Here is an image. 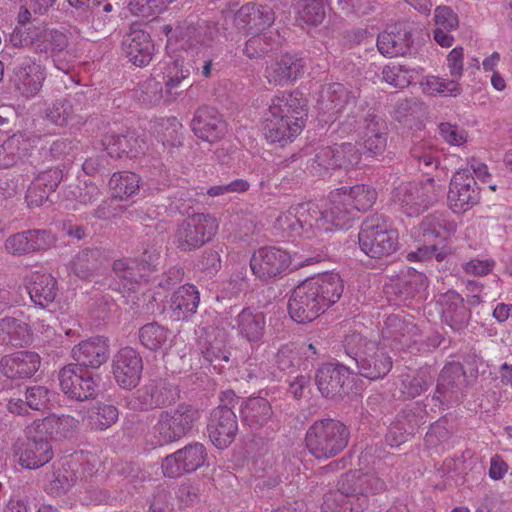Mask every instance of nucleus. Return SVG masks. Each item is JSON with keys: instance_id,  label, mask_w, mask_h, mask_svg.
Listing matches in <instances>:
<instances>
[{"instance_id": "nucleus-35", "label": "nucleus", "mask_w": 512, "mask_h": 512, "mask_svg": "<svg viewBox=\"0 0 512 512\" xmlns=\"http://www.w3.org/2000/svg\"><path fill=\"white\" fill-rule=\"evenodd\" d=\"M410 44L409 33L397 27L383 31L377 38L378 51L389 58L405 55L410 49Z\"/></svg>"}, {"instance_id": "nucleus-41", "label": "nucleus", "mask_w": 512, "mask_h": 512, "mask_svg": "<svg viewBox=\"0 0 512 512\" xmlns=\"http://www.w3.org/2000/svg\"><path fill=\"white\" fill-rule=\"evenodd\" d=\"M164 81V91L168 96L177 95L176 89L190 76L189 67L184 65L183 60L170 59L161 64Z\"/></svg>"}, {"instance_id": "nucleus-63", "label": "nucleus", "mask_w": 512, "mask_h": 512, "mask_svg": "<svg viewBox=\"0 0 512 512\" xmlns=\"http://www.w3.org/2000/svg\"><path fill=\"white\" fill-rule=\"evenodd\" d=\"M31 252L49 249L54 246L56 237L45 230H29Z\"/></svg>"}, {"instance_id": "nucleus-62", "label": "nucleus", "mask_w": 512, "mask_h": 512, "mask_svg": "<svg viewBox=\"0 0 512 512\" xmlns=\"http://www.w3.org/2000/svg\"><path fill=\"white\" fill-rule=\"evenodd\" d=\"M62 178L63 174L60 169L49 168L39 173L33 182L36 183V187H42L50 193L56 189Z\"/></svg>"}, {"instance_id": "nucleus-6", "label": "nucleus", "mask_w": 512, "mask_h": 512, "mask_svg": "<svg viewBox=\"0 0 512 512\" xmlns=\"http://www.w3.org/2000/svg\"><path fill=\"white\" fill-rule=\"evenodd\" d=\"M199 419L200 411L190 404L165 409L146 433V442L161 447L178 441L192 431Z\"/></svg>"}, {"instance_id": "nucleus-2", "label": "nucleus", "mask_w": 512, "mask_h": 512, "mask_svg": "<svg viewBox=\"0 0 512 512\" xmlns=\"http://www.w3.org/2000/svg\"><path fill=\"white\" fill-rule=\"evenodd\" d=\"M417 334L416 326L400 317L399 315H390L382 331L381 347L373 341H364L358 335H352L347 339L348 345L356 340L363 342L361 348L354 352V360L362 376L371 380L385 376L392 368L391 357L383 350L391 347L394 350L409 348Z\"/></svg>"}, {"instance_id": "nucleus-1", "label": "nucleus", "mask_w": 512, "mask_h": 512, "mask_svg": "<svg viewBox=\"0 0 512 512\" xmlns=\"http://www.w3.org/2000/svg\"><path fill=\"white\" fill-rule=\"evenodd\" d=\"M348 227V208L337 211L336 206L331 204L330 195L320 204L305 202L291 206L275 221V228L288 237L315 241H324L330 232Z\"/></svg>"}, {"instance_id": "nucleus-34", "label": "nucleus", "mask_w": 512, "mask_h": 512, "mask_svg": "<svg viewBox=\"0 0 512 512\" xmlns=\"http://www.w3.org/2000/svg\"><path fill=\"white\" fill-rule=\"evenodd\" d=\"M112 269L124 290L135 291L142 281H146V266L135 259H117Z\"/></svg>"}, {"instance_id": "nucleus-14", "label": "nucleus", "mask_w": 512, "mask_h": 512, "mask_svg": "<svg viewBox=\"0 0 512 512\" xmlns=\"http://www.w3.org/2000/svg\"><path fill=\"white\" fill-rule=\"evenodd\" d=\"M289 252L278 247H261L250 259L253 274L261 280L269 281L282 276L291 265Z\"/></svg>"}, {"instance_id": "nucleus-20", "label": "nucleus", "mask_w": 512, "mask_h": 512, "mask_svg": "<svg viewBox=\"0 0 512 512\" xmlns=\"http://www.w3.org/2000/svg\"><path fill=\"white\" fill-rule=\"evenodd\" d=\"M331 204L336 206V210L348 208L349 223L352 219V212L366 211L373 206L376 201V191L367 185H355L350 188L342 187L330 192Z\"/></svg>"}, {"instance_id": "nucleus-60", "label": "nucleus", "mask_w": 512, "mask_h": 512, "mask_svg": "<svg viewBox=\"0 0 512 512\" xmlns=\"http://www.w3.org/2000/svg\"><path fill=\"white\" fill-rule=\"evenodd\" d=\"M446 65L450 76L459 82L464 72V49L461 46L454 47L446 57Z\"/></svg>"}, {"instance_id": "nucleus-39", "label": "nucleus", "mask_w": 512, "mask_h": 512, "mask_svg": "<svg viewBox=\"0 0 512 512\" xmlns=\"http://www.w3.org/2000/svg\"><path fill=\"white\" fill-rule=\"evenodd\" d=\"M111 195L119 200H127L139 192L140 178L129 171L115 172L109 180Z\"/></svg>"}, {"instance_id": "nucleus-8", "label": "nucleus", "mask_w": 512, "mask_h": 512, "mask_svg": "<svg viewBox=\"0 0 512 512\" xmlns=\"http://www.w3.org/2000/svg\"><path fill=\"white\" fill-rule=\"evenodd\" d=\"M347 443L346 426L332 419L315 422L306 434L307 448L317 458L335 456L346 447Z\"/></svg>"}, {"instance_id": "nucleus-7", "label": "nucleus", "mask_w": 512, "mask_h": 512, "mask_svg": "<svg viewBox=\"0 0 512 512\" xmlns=\"http://www.w3.org/2000/svg\"><path fill=\"white\" fill-rule=\"evenodd\" d=\"M443 191V183L429 177L419 183L400 184L393 193V201L406 215L417 216L436 203Z\"/></svg>"}, {"instance_id": "nucleus-59", "label": "nucleus", "mask_w": 512, "mask_h": 512, "mask_svg": "<svg viewBox=\"0 0 512 512\" xmlns=\"http://www.w3.org/2000/svg\"><path fill=\"white\" fill-rule=\"evenodd\" d=\"M442 138L452 146H462L467 142L468 134L465 129L450 123H441L439 126Z\"/></svg>"}, {"instance_id": "nucleus-25", "label": "nucleus", "mask_w": 512, "mask_h": 512, "mask_svg": "<svg viewBox=\"0 0 512 512\" xmlns=\"http://www.w3.org/2000/svg\"><path fill=\"white\" fill-rule=\"evenodd\" d=\"M122 45L129 62L137 67L147 66L155 54V46L150 34L141 29H131Z\"/></svg>"}, {"instance_id": "nucleus-11", "label": "nucleus", "mask_w": 512, "mask_h": 512, "mask_svg": "<svg viewBox=\"0 0 512 512\" xmlns=\"http://www.w3.org/2000/svg\"><path fill=\"white\" fill-rule=\"evenodd\" d=\"M217 219L208 214H194L176 229L173 242L182 251H191L209 242L218 231Z\"/></svg>"}, {"instance_id": "nucleus-46", "label": "nucleus", "mask_w": 512, "mask_h": 512, "mask_svg": "<svg viewBox=\"0 0 512 512\" xmlns=\"http://www.w3.org/2000/svg\"><path fill=\"white\" fill-rule=\"evenodd\" d=\"M170 332L158 323H149L139 330V340L150 350L164 349L169 343Z\"/></svg>"}, {"instance_id": "nucleus-47", "label": "nucleus", "mask_w": 512, "mask_h": 512, "mask_svg": "<svg viewBox=\"0 0 512 512\" xmlns=\"http://www.w3.org/2000/svg\"><path fill=\"white\" fill-rule=\"evenodd\" d=\"M424 93L429 95L453 96L461 94V86L455 79H444L437 76H427L421 81Z\"/></svg>"}, {"instance_id": "nucleus-52", "label": "nucleus", "mask_w": 512, "mask_h": 512, "mask_svg": "<svg viewBox=\"0 0 512 512\" xmlns=\"http://www.w3.org/2000/svg\"><path fill=\"white\" fill-rule=\"evenodd\" d=\"M295 5L300 18L307 24H320L325 17V0H298Z\"/></svg>"}, {"instance_id": "nucleus-22", "label": "nucleus", "mask_w": 512, "mask_h": 512, "mask_svg": "<svg viewBox=\"0 0 512 512\" xmlns=\"http://www.w3.org/2000/svg\"><path fill=\"white\" fill-rule=\"evenodd\" d=\"M351 383V372L342 365L324 364L316 374V384L320 393L327 398L346 394Z\"/></svg>"}, {"instance_id": "nucleus-9", "label": "nucleus", "mask_w": 512, "mask_h": 512, "mask_svg": "<svg viewBox=\"0 0 512 512\" xmlns=\"http://www.w3.org/2000/svg\"><path fill=\"white\" fill-rule=\"evenodd\" d=\"M398 232L378 216L367 219L359 233L361 250L369 257L383 258L398 248Z\"/></svg>"}, {"instance_id": "nucleus-38", "label": "nucleus", "mask_w": 512, "mask_h": 512, "mask_svg": "<svg viewBox=\"0 0 512 512\" xmlns=\"http://www.w3.org/2000/svg\"><path fill=\"white\" fill-rule=\"evenodd\" d=\"M29 326L15 318L0 319V344L21 347L31 340Z\"/></svg>"}, {"instance_id": "nucleus-15", "label": "nucleus", "mask_w": 512, "mask_h": 512, "mask_svg": "<svg viewBox=\"0 0 512 512\" xmlns=\"http://www.w3.org/2000/svg\"><path fill=\"white\" fill-rule=\"evenodd\" d=\"M360 161V153L352 143H343L334 147L321 148L311 164V172L325 177L337 167L349 168Z\"/></svg>"}, {"instance_id": "nucleus-17", "label": "nucleus", "mask_w": 512, "mask_h": 512, "mask_svg": "<svg viewBox=\"0 0 512 512\" xmlns=\"http://www.w3.org/2000/svg\"><path fill=\"white\" fill-rule=\"evenodd\" d=\"M91 463V456L88 453H75L62 464V469L54 473L52 489L57 493L69 490L78 480H83L93 473L96 460Z\"/></svg>"}, {"instance_id": "nucleus-48", "label": "nucleus", "mask_w": 512, "mask_h": 512, "mask_svg": "<svg viewBox=\"0 0 512 512\" xmlns=\"http://www.w3.org/2000/svg\"><path fill=\"white\" fill-rule=\"evenodd\" d=\"M163 32L168 37L166 43V50L168 53L188 50L193 47L192 35L195 33L194 28L176 27L173 29L169 25H164Z\"/></svg>"}, {"instance_id": "nucleus-55", "label": "nucleus", "mask_w": 512, "mask_h": 512, "mask_svg": "<svg viewBox=\"0 0 512 512\" xmlns=\"http://www.w3.org/2000/svg\"><path fill=\"white\" fill-rule=\"evenodd\" d=\"M54 397V392L42 385L29 387L26 391V403L35 410L48 408Z\"/></svg>"}, {"instance_id": "nucleus-29", "label": "nucleus", "mask_w": 512, "mask_h": 512, "mask_svg": "<svg viewBox=\"0 0 512 512\" xmlns=\"http://www.w3.org/2000/svg\"><path fill=\"white\" fill-rule=\"evenodd\" d=\"M304 70L303 61L294 55L285 54L273 60L265 69L269 83L283 86L294 82Z\"/></svg>"}, {"instance_id": "nucleus-31", "label": "nucleus", "mask_w": 512, "mask_h": 512, "mask_svg": "<svg viewBox=\"0 0 512 512\" xmlns=\"http://www.w3.org/2000/svg\"><path fill=\"white\" fill-rule=\"evenodd\" d=\"M274 21V13L268 6H256L248 3L243 5L235 16L239 28L246 29L249 34L263 32Z\"/></svg>"}, {"instance_id": "nucleus-44", "label": "nucleus", "mask_w": 512, "mask_h": 512, "mask_svg": "<svg viewBox=\"0 0 512 512\" xmlns=\"http://www.w3.org/2000/svg\"><path fill=\"white\" fill-rule=\"evenodd\" d=\"M421 73L422 68L420 67L412 68L407 65L389 64L383 68L382 78L394 87L404 88L417 80Z\"/></svg>"}, {"instance_id": "nucleus-57", "label": "nucleus", "mask_w": 512, "mask_h": 512, "mask_svg": "<svg viewBox=\"0 0 512 512\" xmlns=\"http://www.w3.org/2000/svg\"><path fill=\"white\" fill-rule=\"evenodd\" d=\"M94 266V253L90 250L79 252L69 264V270L79 278L89 276Z\"/></svg>"}, {"instance_id": "nucleus-28", "label": "nucleus", "mask_w": 512, "mask_h": 512, "mask_svg": "<svg viewBox=\"0 0 512 512\" xmlns=\"http://www.w3.org/2000/svg\"><path fill=\"white\" fill-rule=\"evenodd\" d=\"M192 130L198 138L213 143L224 136L226 126L215 109L203 107L195 113Z\"/></svg>"}, {"instance_id": "nucleus-24", "label": "nucleus", "mask_w": 512, "mask_h": 512, "mask_svg": "<svg viewBox=\"0 0 512 512\" xmlns=\"http://www.w3.org/2000/svg\"><path fill=\"white\" fill-rule=\"evenodd\" d=\"M41 358L33 351H17L2 357L0 370L8 378L26 379L40 368Z\"/></svg>"}, {"instance_id": "nucleus-43", "label": "nucleus", "mask_w": 512, "mask_h": 512, "mask_svg": "<svg viewBox=\"0 0 512 512\" xmlns=\"http://www.w3.org/2000/svg\"><path fill=\"white\" fill-rule=\"evenodd\" d=\"M361 139L363 141L362 145L365 152L371 156H379L386 149V136L381 131L379 122L375 121V119L365 120V124L361 132Z\"/></svg>"}, {"instance_id": "nucleus-30", "label": "nucleus", "mask_w": 512, "mask_h": 512, "mask_svg": "<svg viewBox=\"0 0 512 512\" xmlns=\"http://www.w3.org/2000/svg\"><path fill=\"white\" fill-rule=\"evenodd\" d=\"M438 303L441 305L443 321L455 331H461L467 327L470 319V311L465 307L463 298L454 290H449L440 295Z\"/></svg>"}, {"instance_id": "nucleus-10", "label": "nucleus", "mask_w": 512, "mask_h": 512, "mask_svg": "<svg viewBox=\"0 0 512 512\" xmlns=\"http://www.w3.org/2000/svg\"><path fill=\"white\" fill-rule=\"evenodd\" d=\"M373 478L360 474L359 472H349L340 482L338 490L329 491L324 496L322 504L323 512H360L362 504L359 507H354L352 502L354 499L361 500L365 503L364 497H359L358 494H363L369 491V483Z\"/></svg>"}, {"instance_id": "nucleus-53", "label": "nucleus", "mask_w": 512, "mask_h": 512, "mask_svg": "<svg viewBox=\"0 0 512 512\" xmlns=\"http://www.w3.org/2000/svg\"><path fill=\"white\" fill-rule=\"evenodd\" d=\"M169 402L170 400L164 397L157 389L145 388L137 392V394L130 400L129 405L133 409L143 410L165 405Z\"/></svg>"}, {"instance_id": "nucleus-45", "label": "nucleus", "mask_w": 512, "mask_h": 512, "mask_svg": "<svg viewBox=\"0 0 512 512\" xmlns=\"http://www.w3.org/2000/svg\"><path fill=\"white\" fill-rule=\"evenodd\" d=\"M103 145L111 157H121L123 154L136 156L141 150L138 139L126 135L106 136Z\"/></svg>"}, {"instance_id": "nucleus-58", "label": "nucleus", "mask_w": 512, "mask_h": 512, "mask_svg": "<svg viewBox=\"0 0 512 512\" xmlns=\"http://www.w3.org/2000/svg\"><path fill=\"white\" fill-rule=\"evenodd\" d=\"M461 374L462 368L459 364L454 363L445 366L439 377L437 392L440 395L445 394L450 387H453L459 381Z\"/></svg>"}, {"instance_id": "nucleus-32", "label": "nucleus", "mask_w": 512, "mask_h": 512, "mask_svg": "<svg viewBox=\"0 0 512 512\" xmlns=\"http://www.w3.org/2000/svg\"><path fill=\"white\" fill-rule=\"evenodd\" d=\"M265 315L252 309H243L234 319L232 328L250 343L259 344L265 331Z\"/></svg>"}, {"instance_id": "nucleus-40", "label": "nucleus", "mask_w": 512, "mask_h": 512, "mask_svg": "<svg viewBox=\"0 0 512 512\" xmlns=\"http://www.w3.org/2000/svg\"><path fill=\"white\" fill-rule=\"evenodd\" d=\"M353 103L354 101L345 87L340 83H334L329 85L323 94L320 109L329 117H333L343 112L347 105Z\"/></svg>"}, {"instance_id": "nucleus-51", "label": "nucleus", "mask_w": 512, "mask_h": 512, "mask_svg": "<svg viewBox=\"0 0 512 512\" xmlns=\"http://www.w3.org/2000/svg\"><path fill=\"white\" fill-rule=\"evenodd\" d=\"M172 0H130L129 11L142 19L149 20L166 10Z\"/></svg>"}, {"instance_id": "nucleus-64", "label": "nucleus", "mask_w": 512, "mask_h": 512, "mask_svg": "<svg viewBox=\"0 0 512 512\" xmlns=\"http://www.w3.org/2000/svg\"><path fill=\"white\" fill-rule=\"evenodd\" d=\"M92 7L91 28L95 31H101L109 21L108 13L112 11V5L108 2L102 4L90 5Z\"/></svg>"}, {"instance_id": "nucleus-49", "label": "nucleus", "mask_w": 512, "mask_h": 512, "mask_svg": "<svg viewBox=\"0 0 512 512\" xmlns=\"http://www.w3.org/2000/svg\"><path fill=\"white\" fill-rule=\"evenodd\" d=\"M118 419V410L109 404H100L87 416V425L93 430H105Z\"/></svg>"}, {"instance_id": "nucleus-23", "label": "nucleus", "mask_w": 512, "mask_h": 512, "mask_svg": "<svg viewBox=\"0 0 512 512\" xmlns=\"http://www.w3.org/2000/svg\"><path fill=\"white\" fill-rule=\"evenodd\" d=\"M16 456L23 468L37 469L52 459L53 451L47 439L28 433L27 440L18 446Z\"/></svg>"}, {"instance_id": "nucleus-61", "label": "nucleus", "mask_w": 512, "mask_h": 512, "mask_svg": "<svg viewBox=\"0 0 512 512\" xmlns=\"http://www.w3.org/2000/svg\"><path fill=\"white\" fill-rule=\"evenodd\" d=\"M435 28L456 30L459 26L458 15L447 6H438L434 12Z\"/></svg>"}, {"instance_id": "nucleus-3", "label": "nucleus", "mask_w": 512, "mask_h": 512, "mask_svg": "<svg viewBox=\"0 0 512 512\" xmlns=\"http://www.w3.org/2000/svg\"><path fill=\"white\" fill-rule=\"evenodd\" d=\"M342 292L343 284L338 274L324 273L306 279L291 294L289 315L297 323L311 322L336 303Z\"/></svg>"}, {"instance_id": "nucleus-18", "label": "nucleus", "mask_w": 512, "mask_h": 512, "mask_svg": "<svg viewBox=\"0 0 512 512\" xmlns=\"http://www.w3.org/2000/svg\"><path fill=\"white\" fill-rule=\"evenodd\" d=\"M60 387L71 399L83 401L96 393L97 383L94 377L76 364H69L59 373Z\"/></svg>"}, {"instance_id": "nucleus-42", "label": "nucleus", "mask_w": 512, "mask_h": 512, "mask_svg": "<svg viewBox=\"0 0 512 512\" xmlns=\"http://www.w3.org/2000/svg\"><path fill=\"white\" fill-rule=\"evenodd\" d=\"M243 420L251 427L264 425L271 417L272 411L269 402L262 397L247 399L241 407Z\"/></svg>"}, {"instance_id": "nucleus-5", "label": "nucleus", "mask_w": 512, "mask_h": 512, "mask_svg": "<svg viewBox=\"0 0 512 512\" xmlns=\"http://www.w3.org/2000/svg\"><path fill=\"white\" fill-rule=\"evenodd\" d=\"M457 225L443 214L427 216L417 227L412 229V236L418 242L417 251L408 253L409 261H425L435 258L437 261L445 259L448 251L444 241L447 235L456 231Z\"/></svg>"}, {"instance_id": "nucleus-50", "label": "nucleus", "mask_w": 512, "mask_h": 512, "mask_svg": "<svg viewBox=\"0 0 512 512\" xmlns=\"http://www.w3.org/2000/svg\"><path fill=\"white\" fill-rule=\"evenodd\" d=\"M46 34L48 37H45V40H43V45L46 48L45 50H42V54L53 57L55 67L59 70L67 72L68 68L61 66L59 60L56 58L68 47L67 36L58 30L49 28H46Z\"/></svg>"}, {"instance_id": "nucleus-16", "label": "nucleus", "mask_w": 512, "mask_h": 512, "mask_svg": "<svg viewBox=\"0 0 512 512\" xmlns=\"http://www.w3.org/2000/svg\"><path fill=\"white\" fill-rule=\"evenodd\" d=\"M207 460L206 448L201 443H191L168 455L162 462L165 476L177 478L201 468Z\"/></svg>"}, {"instance_id": "nucleus-19", "label": "nucleus", "mask_w": 512, "mask_h": 512, "mask_svg": "<svg viewBox=\"0 0 512 512\" xmlns=\"http://www.w3.org/2000/svg\"><path fill=\"white\" fill-rule=\"evenodd\" d=\"M113 376L124 389L134 388L140 381L143 362L139 353L131 348H121L113 357Z\"/></svg>"}, {"instance_id": "nucleus-36", "label": "nucleus", "mask_w": 512, "mask_h": 512, "mask_svg": "<svg viewBox=\"0 0 512 512\" xmlns=\"http://www.w3.org/2000/svg\"><path fill=\"white\" fill-rule=\"evenodd\" d=\"M33 148V141L21 134H14L0 145V168H8L26 157Z\"/></svg>"}, {"instance_id": "nucleus-33", "label": "nucleus", "mask_w": 512, "mask_h": 512, "mask_svg": "<svg viewBox=\"0 0 512 512\" xmlns=\"http://www.w3.org/2000/svg\"><path fill=\"white\" fill-rule=\"evenodd\" d=\"M199 301L200 294L194 285L186 284L179 287L171 297V317L176 321L187 319L197 311Z\"/></svg>"}, {"instance_id": "nucleus-37", "label": "nucleus", "mask_w": 512, "mask_h": 512, "mask_svg": "<svg viewBox=\"0 0 512 512\" xmlns=\"http://www.w3.org/2000/svg\"><path fill=\"white\" fill-rule=\"evenodd\" d=\"M28 292L35 304L45 307L56 297V280L49 273L34 272L30 278Z\"/></svg>"}, {"instance_id": "nucleus-27", "label": "nucleus", "mask_w": 512, "mask_h": 512, "mask_svg": "<svg viewBox=\"0 0 512 512\" xmlns=\"http://www.w3.org/2000/svg\"><path fill=\"white\" fill-rule=\"evenodd\" d=\"M109 344L104 337H92L80 342L72 349V356L82 368H99L109 358Z\"/></svg>"}, {"instance_id": "nucleus-54", "label": "nucleus", "mask_w": 512, "mask_h": 512, "mask_svg": "<svg viewBox=\"0 0 512 512\" xmlns=\"http://www.w3.org/2000/svg\"><path fill=\"white\" fill-rule=\"evenodd\" d=\"M72 106L65 100H57L45 110V119L59 127L67 125L72 120Z\"/></svg>"}, {"instance_id": "nucleus-12", "label": "nucleus", "mask_w": 512, "mask_h": 512, "mask_svg": "<svg viewBox=\"0 0 512 512\" xmlns=\"http://www.w3.org/2000/svg\"><path fill=\"white\" fill-rule=\"evenodd\" d=\"M47 78V69L34 57H24L15 64L11 85L16 93L25 99L37 96Z\"/></svg>"}, {"instance_id": "nucleus-26", "label": "nucleus", "mask_w": 512, "mask_h": 512, "mask_svg": "<svg viewBox=\"0 0 512 512\" xmlns=\"http://www.w3.org/2000/svg\"><path fill=\"white\" fill-rule=\"evenodd\" d=\"M78 427L77 420L69 415H50L46 418L35 421L29 428L30 435L37 434L39 437H50L54 440H61L74 434Z\"/></svg>"}, {"instance_id": "nucleus-21", "label": "nucleus", "mask_w": 512, "mask_h": 512, "mask_svg": "<svg viewBox=\"0 0 512 512\" xmlns=\"http://www.w3.org/2000/svg\"><path fill=\"white\" fill-rule=\"evenodd\" d=\"M238 424L235 413L226 406L215 408L208 424L209 438L219 449L228 447L236 436Z\"/></svg>"}, {"instance_id": "nucleus-56", "label": "nucleus", "mask_w": 512, "mask_h": 512, "mask_svg": "<svg viewBox=\"0 0 512 512\" xmlns=\"http://www.w3.org/2000/svg\"><path fill=\"white\" fill-rule=\"evenodd\" d=\"M411 154L420 167H437L439 163L440 152L433 145L426 142L416 144L412 148Z\"/></svg>"}, {"instance_id": "nucleus-13", "label": "nucleus", "mask_w": 512, "mask_h": 512, "mask_svg": "<svg viewBox=\"0 0 512 512\" xmlns=\"http://www.w3.org/2000/svg\"><path fill=\"white\" fill-rule=\"evenodd\" d=\"M480 201V191L468 170H457L449 183L447 205L454 213L471 210Z\"/></svg>"}, {"instance_id": "nucleus-4", "label": "nucleus", "mask_w": 512, "mask_h": 512, "mask_svg": "<svg viewBox=\"0 0 512 512\" xmlns=\"http://www.w3.org/2000/svg\"><path fill=\"white\" fill-rule=\"evenodd\" d=\"M306 101L298 92H281L272 99L263 131L269 143L284 145L293 141L305 126Z\"/></svg>"}]
</instances>
